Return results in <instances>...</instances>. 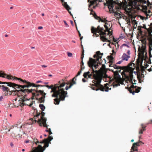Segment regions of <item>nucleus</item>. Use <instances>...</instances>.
<instances>
[{
	"instance_id": "obj_26",
	"label": "nucleus",
	"mask_w": 152,
	"mask_h": 152,
	"mask_svg": "<svg viewBox=\"0 0 152 152\" xmlns=\"http://www.w3.org/2000/svg\"><path fill=\"white\" fill-rule=\"evenodd\" d=\"M140 145L139 143L137 142L134 143L132 146V148H133L134 147L135 148H137L138 146H139Z\"/></svg>"
},
{
	"instance_id": "obj_53",
	"label": "nucleus",
	"mask_w": 152,
	"mask_h": 152,
	"mask_svg": "<svg viewBox=\"0 0 152 152\" xmlns=\"http://www.w3.org/2000/svg\"><path fill=\"white\" fill-rule=\"evenodd\" d=\"M30 99V98H29V99H26L23 100V102H24L25 101H28V100H29Z\"/></svg>"
},
{
	"instance_id": "obj_6",
	"label": "nucleus",
	"mask_w": 152,
	"mask_h": 152,
	"mask_svg": "<svg viewBox=\"0 0 152 152\" xmlns=\"http://www.w3.org/2000/svg\"><path fill=\"white\" fill-rule=\"evenodd\" d=\"M129 1L132 4V5L129 6L131 7L129 8L126 7V10L128 13V15L132 18H133V13L135 12V11H133V8H137V9H139L138 6L137 5V0H127ZM127 2L126 0H122V1H120L119 3L120 6H121L123 5L124 6H126L127 5Z\"/></svg>"
},
{
	"instance_id": "obj_20",
	"label": "nucleus",
	"mask_w": 152,
	"mask_h": 152,
	"mask_svg": "<svg viewBox=\"0 0 152 152\" xmlns=\"http://www.w3.org/2000/svg\"><path fill=\"white\" fill-rule=\"evenodd\" d=\"M2 84H7V86L10 87H12L13 88L14 85H15V83H12L11 82H2Z\"/></svg>"
},
{
	"instance_id": "obj_55",
	"label": "nucleus",
	"mask_w": 152,
	"mask_h": 152,
	"mask_svg": "<svg viewBox=\"0 0 152 152\" xmlns=\"http://www.w3.org/2000/svg\"><path fill=\"white\" fill-rule=\"evenodd\" d=\"M42 83V81L41 80H38L36 82V83Z\"/></svg>"
},
{
	"instance_id": "obj_64",
	"label": "nucleus",
	"mask_w": 152,
	"mask_h": 152,
	"mask_svg": "<svg viewBox=\"0 0 152 152\" xmlns=\"http://www.w3.org/2000/svg\"><path fill=\"white\" fill-rule=\"evenodd\" d=\"M33 105V103H31L30 104L28 105L30 107H31L32 106V105Z\"/></svg>"
},
{
	"instance_id": "obj_12",
	"label": "nucleus",
	"mask_w": 152,
	"mask_h": 152,
	"mask_svg": "<svg viewBox=\"0 0 152 152\" xmlns=\"http://www.w3.org/2000/svg\"><path fill=\"white\" fill-rule=\"evenodd\" d=\"M137 5L138 6V7L139 8V9L138 10L137 8H133V11H135V12L133 13V14L134 13H135L138 10H141V8L142 9L141 6H143L141 5V4H145L147 3V1L144 0H137Z\"/></svg>"
},
{
	"instance_id": "obj_38",
	"label": "nucleus",
	"mask_w": 152,
	"mask_h": 152,
	"mask_svg": "<svg viewBox=\"0 0 152 152\" xmlns=\"http://www.w3.org/2000/svg\"><path fill=\"white\" fill-rule=\"evenodd\" d=\"M73 86V84H70L69 86L68 87L67 86H66L65 87V89L66 90H67L69 88H70Z\"/></svg>"
},
{
	"instance_id": "obj_58",
	"label": "nucleus",
	"mask_w": 152,
	"mask_h": 152,
	"mask_svg": "<svg viewBox=\"0 0 152 152\" xmlns=\"http://www.w3.org/2000/svg\"><path fill=\"white\" fill-rule=\"evenodd\" d=\"M69 9H70V8H69V9H68V10H67L68 11V12H69V14H70L71 15H72V14H71V12L70 11H69Z\"/></svg>"
},
{
	"instance_id": "obj_23",
	"label": "nucleus",
	"mask_w": 152,
	"mask_h": 152,
	"mask_svg": "<svg viewBox=\"0 0 152 152\" xmlns=\"http://www.w3.org/2000/svg\"><path fill=\"white\" fill-rule=\"evenodd\" d=\"M81 48L82 49V54L81 55V58L83 59L84 56V50L83 49V46L82 44V41H81Z\"/></svg>"
},
{
	"instance_id": "obj_56",
	"label": "nucleus",
	"mask_w": 152,
	"mask_h": 152,
	"mask_svg": "<svg viewBox=\"0 0 152 152\" xmlns=\"http://www.w3.org/2000/svg\"><path fill=\"white\" fill-rule=\"evenodd\" d=\"M149 46L152 47V42H151L149 41Z\"/></svg>"
},
{
	"instance_id": "obj_54",
	"label": "nucleus",
	"mask_w": 152,
	"mask_h": 152,
	"mask_svg": "<svg viewBox=\"0 0 152 152\" xmlns=\"http://www.w3.org/2000/svg\"><path fill=\"white\" fill-rule=\"evenodd\" d=\"M49 134L50 135V134H52V133L51 132L50 129H49Z\"/></svg>"
},
{
	"instance_id": "obj_13",
	"label": "nucleus",
	"mask_w": 152,
	"mask_h": 152,
	"mask_svg": "<svg viewBox=\"0 0 152 152\" xmlns=\"http://www.w3.org/2000/svg\"><path fill=\"white\" fill-rule=\"evenodd\" d=\"M149 28L148 29V36L149 39V41L152 42V23H150Z\"/></svg>"
},
{
	"instance_id": "obj_29",
	"label": "nucleus",
	"mask_w": 152,
	"mask_h": 152,
	"mask_svg": "<svg viewBox=\"0 0 152 152\" xmlns=\"http://www.w3.org/2000/svg\"><path fill=\"white\" fill-rule=\"evenodd\" d=\"M117 81H118V83H116L115 84H113V87H114L120 86V82H121V80H117Z\"/></svg>"
},
{
	"instance_id": "obj_2",
	"label": "nucleus",
	"mask_w": 152,
	"mask_h": 152,
	"mask_svg": "<svg viewBox=\"0 0 152 152\" xmlns=\"http://www.w3.org/2000/svg\"><path fill=\"white\" fill-rule=\"evenodd\" d=\"M104 26L106 28L104 30L103 27L98 26L97 28L92 26L91 28V33L93 34V36L98 37L100 36V39L103 42H109L110 40L108 39V36L112 34V30L110 28V23L107 20L105 22Z\"/></svg>"
},
{
	"instance_id": "obj_45",
	"label": "nucleus",
	"mask_w": 152,
	"mask_h": 152,
	"mask_svg": "<svg viewBox=\"0 0 152 152\" xmlns=\"http://www.w3.org/2000/svg\"><path fill=\"white\" fill-rule=\"evenodd\" d=\"M141 27H142L143 28L146 29L147 31H148V29L149 28H146V26L145 25H143V27L141 26Z\"/></svg>"
},
{
	"instance_id": "obj_7",
	"label": "nucleus",
	"mask_w": 152,
	"mask_h": 152,
	"mask_svg": "<svg viewBox=\"0 0 152 152\" xmlns=\"http://www.w3.org/2000/svg\"><path fill=\"white\" fill-rule=\"evenodd\" d=\"M113 66L116 69H120L123 70V72H121V75L123 77L132 81L133 77V72H129V68L126 66H118L116 64H113Z\"/></svg>"
},
{
	"instance_id": "obj_46",
	"label": "nucleus",
	"mask_w": 152,
	"mask_h": 152,
	"mask_svg": "<svg viewBox=\"0 0 152 152\" xmlns=\"http://www.w3.org/2000/svg\"><path fill=\"white\" fill-rule=\"evenodd\" d=\"M152 50V49L151 47H150V46H149L148 53H150V52H151Z\"/></svg>"
},
{
	"instance_id": "obj_52",
	"label": "nucleus",
	"mask_w": 152,
	"mask_h": 152,
	"mask_svg": "<svg viewBox=\"0 0 152 152\" xmlns=\"http://www.w3.org/2000/svg\"><path fill=\"white\" fill-rule=\"evenodd\" d=\"M139 142L140 144V143H142V144H144V143L142 142L141 141L139 140V141L137 142Z\"/></svg>"
},
{
	"instance_id": "obj_39",
	"label": "nucleus",
	"mask_w": 152,
	"mask_h": 152,
	"mask_svg": "<svg viewBox=\"0 0 152 152\" xmlns=\"http://www.w3.org/2000/svg\"><path fill=\"white\" fill-rule=\"evenodd\" d=\"M106 21H107V20H106L105 19H104V20H103L101 18H100L99 20V22L101 21V22H105Z\"/></svg>"
},
{
	"instance_id": "obj_11",
	"label": "nucleus",
	"mask_w": 152,
	"mask_h": 152,
	"mask_svg": "<svg viewBox=\"0 0 152 152\" xmlns=\"http://www.w3.org/2000/svg\"><path fill=\"white\" fill-rule=\"evenodd\" d=\"M142 11L144 12L146 17L145 16H140V18L142 20H146L150 17V15L148 13L147 7L146 6H141Z\"/></svg>"
},
{
	"instance_id": "obj_59",
	"label": "nucleus",
	"mask_w": 152,
	"mask_h": 152,
	"mask_svg": "<svg viewBox=\"0 0 152 152\" xmlns=\"http://www.w3.org/2000/svg\"><path fill=\"white\" fill-rule=\"evenodd\" d=\"M149 57L150 58H151L152 57V55L151 54V52H150V53H149Z\"/></svg>"
},
{
	"instance_id": "obj_33",
	"label": "nucleus",
	"mask_w": 152,
	"mask_h": 152,
	"mask_svg": "<svg viewBox=\"0 0 152 152\" xmlns=\"http://www.w3.org/2000/svg\"><path fill=\"white\" fill-rule=\"evenodd\" d=\"M140 75H137V78L139 81V82L140 83H141L142 82V77L140 76Z\"/></svg>"
},
{
	"instance_id": "obj_19",
	"label": "nucleus",
	"mask_w": 152,
	"mask_h": 152,
	"mask_svg": "<svg viewBox=\"0 0 152 152\" xmlns=\"http://www.w3.org/2000/svg\"><path fill=\"white\" fill-rule=\"evenodd\" d=\"M130 57V56L127 55L125 53H124L122 57V61L126 60V61H127Z\"/></svg>"
},
{
	"instance_id": "obj_1",
	"label": "nucleus",
	"mask_w": 152,
	"mask_h": 152,
	"mask_svg": "<svg viewBox=\"0 0 152 152\" xmlns=\"http://www.w3.org/2000/svg\"><path fill=\"white\" fill-rule=\"evenodd\" d=\"M103 53H101L99 51L96 52L93 57L96 59L90 58L87 64L89 68V71L86 72V77L94 78L96 83L94 85L91 86V88L94 90H100L102 91H108L111 88H109L107 86L109 84L106 83L104 86L100 84L101 81L103 78H106L107 75L106 72L107 71L105 69V66L102 65V67L99 69V66L101 65V63L99 61V59L102 58Z\"/></svg>"
},
{
	"instance_id": "obj_48",
	"label": "nucleus",
	"mask_w": 152,
	"mask_h": 152,
	"mask_svg": "<svg viewBox=\"0 0 152 152\" xmlns=\"http://www.w3.org/2000/svg\"><path fill=\"white\" fill-rule=\"evenodd\" d=\"M147 12L150 15V16H151V15H152V12L151 13V11L150 10H148V11H147Z\"/></svg>"
},
{
	"instance_id": "obj_62",
	"label": "nucleus",
	"mask_w": 152,
	"mask_h": 152,
	"mask_svg": "<svg viewBox=\"0 0 152 152\" xmlns=\"http://www.w3.org/2000/svg\"><path fill=\"white\" fill-rule=\"evenodd\" d=\"M43 28V27L42 26H39L38 27V29H42Z\"/></svg>"
},
{
	"instance_id": "obj_37",
	"label": "nucleus",
	"mask_w": 152,
	"mask_h": 152,
	"mask_svg": "<svg viewBox=\"0 0 152 152\" xmlns=\"http://www.w3.org/2000/svg\"><path fill=\"white\" fill-rule=\"evenodd\" d=\"M83 76L84 77V78H83L82 79V81L83 82H86V79L85 78H86V72H84L83 74Z\"/></svg>"
},
{
	"instance_id": "obj_51",
	"label": "nucleus",
	"mask_w": 152,
	"mask_h": 152,
	"mask_svg": "<svg viewBox=\"0 0 152 152\" xmlns=\"http://www.w3.org/2000/svg\"><path fill=\"white\" fill-rule=\"evenodd\" d=\"M123 61L122 60L121 61H119L116 63V64H121L122 62Z\"/></svg>"
},
{
	"instance_id": "obj_3",
	"label": "nucleus",
	"mask_w": 152,
	"mask_h": 152,
	"mask_svg": "<svg viewBox=\"0 0 152 152\" xmlns=\"http://www.w3.org/2000/svg\"><path fill=\"white\" fill-rule=\"evenodd\" d=\"M59 82L58 83L56 84L52 88L50 93L53 92L52 96L55 97L56 98L54 99V103L56 104H58L60 100L64 101L65 97H67V92L64 91V89L62 88L65 84L64 80Z\"/></svg>"
},
{
	"instance_id": "obj_30",
	"label": "nucleus",
	"mask_w": 152,
	"mask_h": 152,
	"mask_svg": "<svg viewBox=\"0 0 152 152\" xmlns=\"http://www.w3.org/2000/svg\"><path fill=\"white\" fill-rule=\"evenodd\" d=\"M74 22H75V26H76V29H77V30L78 31V32L79 33V36H80V40L81 41H82V39L83 38V36H82V37L81 36V34H80L79 31L78 30L77 28V25H76V22H75V20H74Z\"/></svg>"
},
{
	"instance_id": "obj_28",
	"label": "nucleus",
	"mask_w": 152,
	"mask_h": 152,
	"mask_svg": "<svg viewBox=\"0 0 152 152\" xmlns=\"http://www.w3.org/2000/svg\"><path fill=\"white\" fill-rule=\"evenodd\" d=\"M31 86L32 87H44L43 86H42L40 85H37L35 84H34L33 83H31Z\"/></svg>"
},
{
	"instance_id": "obj_4",
	"label": "nucleus",
	"mask_w": 152,
	"mask_h": 152,
	"mask_svg": "<svg viewBox=\"0 0 152 152\" xmlns=\"http://www.w3.org/2000/svg\"><path fill=\"white\" fill-rule=\"evenodd\" d=\"M34 91L35 93H32V95L36 97V99L39 101V102L41 103H44L45 102V97L46 93L44 92L43 90H35L33 89H20L18 90H10V92H7V93L9 94L10 95H11L12 93L15 94V92H17L21 91L22 92L26 93H32V91Z\"/></svg>"
},
{
	"instance_id": "obj_8",
	"label": "nucleus",
	"mask_w": 152,
	"mask_h": 152,
	"mask_svg": "<svg viewBox=\"0 0 152 152\" xmlns=\"http://www.w3.org/2000/svg\"><path fill=\"white\" fill-rule=\"evenodd\" d=\"M107 4L110 13H114L116 15L117 11L119 9V8L116 6L117 4L115 2H109L107 3Z\"/></svg>"
},
{
	"instance_id": "obj_57",
	"label": "nucleus",
	"mask_w": 152,
	"mask_h": 152,
	"mask_svg": "<svg viewBox=\"0 0 152 152\" xmlns=\"http://www.w3.org/2000/svg\"><path fill=\"white\" fill-rule=\"evenodd\" d=\"M152 124V120H150L149 121V122L148 123V124Z\"/></svg>"
},
{
	"instance_id": "obj_34",
	"label": "nucleus",
	"mask_w": 152,
	"mask_h": 152,
	"mask_svg": "<svg viewBox=\"0 0 152 152\" xmlns=\"http://www.w3.org/2000/svg\"><path fill=\"white\" fill-rule=\"evenodd\" d=\"M44 87H46L49 89H52L54 87V86L53 85H51L50 86H49V85H43Z\"/></svg>"
},
{
	"instance_id": "obj_18",
	"label": "nucleus",
	"mask_w": 152,
	"mask_h": 152,
	"mask_svg": "<svg viewBox=\"0 0 152 152\" xmlns=\"http://www.w3.org/2000/svg\"><path fill=\"white\" fill-rule=\"evenodd\" d=\"M142 129L139 130V134H142L143 133V131L146 130L145 128L146 126H144L143 124L141 125Z\"/></svg>"
},
{
	"instance_id": "obj_63",
	"label": "nucleus",
	"mask_w": 152,
	"mask_h": 152,
	"mask_svg": "<svg viewBox=\"0 0 152 152\" xmlns=\"http://www.w3.org/2000/svg\"><path fill=\"white\" fill-rule=\"evenodd\" d=\"M3 99V97L2 96H1L0 97V101H2Z\"/></svg>"
},
{
	"instance_id": "obj_35",
	"label": "nucleus",
	"mask_w": 152,
	"mask_h": 152,
	"mask_svg": "<svg viewBox=\"0 0 152 152\" xmlns=\"http://www.w3.org/2000/svg\"><path fill=\"white\" fill-rule=\"evenodd\" d=\"M94 16L95 19H97L98 20H99L100 18L95 13H94Z\"/></svg>"
},
{
	"instance_id": "obj_17",
	"label": "nucleus",
	"mask_w": 152,
	"mask_h": 152,
	"mask_svg": "<svg viewBox=\"0 0 152 152\" xmlns=\"http://www.w3.org/2000/svg\"><path fill=\"white\" fill-rule=\"evenodd\" d=\"M42 142H44L43 143H44V148H43V147H42V149H45V148L48 147L49 146V144H48V142L49 140L48 139H45L43 141H42Z\"/></svg>"
},
{
	"instance_id": "obj_22",
	"label": "nucleus",
	"mask_w": 152,
	"mask_h": 152,
	"mask_svg": "<svg viewBox=\"0 0 152 152\" xmlns=\"http://www.w3.org/2000/svg\"><path fill=\"white\" fill-rule=\"evenodd\" d=\"M81 59V61L80 63V70H83L84 69H85V66L84 65V63L83 62V59H82L81 58V57L80 58Z\"/></svg>"
},
{
	"instance_id": "obj_14",
	"label": "nucleus",
	"mask_w": 152,
	"mask_h": 152,
	"mask_svg": "<svg viewBox=\"0 0 152 152\" xmlns=\"http://www.w3.org/2000/svg\"><path fill=\"white\" fill-rule=\"evenodd\" d=\"M41 119H39V120L38 121V122L39 123H40V122H41V121H42V123L41 124H40V126H42V125H43L44 127H46L47 129H48V126L47 125L46 123V121L47 120L46 118H44V117H41Z\"/></svg>"
},
{
	"instance_id": "obj_61",
	"label": "nucleus",
	"mask_w": 152,
	"mask_h": 152,
	"mask_svg": "<svg viewBox=\"0 0 152 152\" xmlns=\"http://www.w3.org/2000/svg\"><path fill=\"white\" fill-rule=\"evenodd\" d=\"M47 66H46L45 65H42V67H46Z\"/></svg>"
},
{
	"instance_id": "obj_44",
	"label": "nucleus",
	"mask_w": 152,
	"mask_h": 152,
	"mask_svg": "<svg viewBox=\"0 0 152 152\" xmlns=\"http://www.w3.org/2000/svg\"><path fill=\"white\" fill-rule=\"evenodd\" d=\"M49 139H48V140L49 141V142L50 141L53 139V137L52 136H49Z\"/></svg>"
},
{
	"instance_id": "obj_24",
	"label": "nucleus",
	"mask_w": 152,
	"mask_h": 152,
	"mask_svg": "<svg viewBox=\"0 0 152 152\" xmlns=\"http://www.w3.org/2000/svg\"><path fill=\"white\" fill-rule=\"evenodd\" d=\"M1 86V89L3 91H6L7 92H10V89L9 88L5 86L4 85H2Z\"/></svg>"
},
{
	"instance_id": "obj_9",
	"label": "nucleus",
	"mask_w": 152,
	"mask_h": 152,
	"mask_svg": "<svg viewBox=\"0 0 152 152\" xmlns=\"http://www.w3.org/2000/svg\"><path fill=\"white\" fill-rule=\"evenodd\" d=\"M102 1V0H88L89 3L88 9L90 10H92V8L95 9L97 6L99 2Z\"/></svg>"
},
{
	"instance_id": "obj_41",
	"label": "nucleus",
	"mask_w": 152,
	"mask_h": 152,
	"mask_svg": "<svg viewBox=\"0 0 152 152\" xmlns=\"http://www.w3.org/2000/svg\"><path fill=\"white\" fill-rule=\"evenodd\" d=\"M64 22L65 24V25L66 26V27H69V25L66 22L65 20H64Z\"/></svg>"
},
{
	"instance_id": "obj_50",
	"label": "nucleus",
	"mask_w": 152,
	"mask_h": 152,
	"mask_svg": "<svg viewBox=\"0 0 152 152\" xmlns=\"http://www.w3.org/2000/svg\"><path fill=\"white\" fill-rule=\"evenodd\" d=\"M135 148L134 147L133 148H132V147L131 148V150L130 152H134V148Z\"/></svg>"
},
{
	"instance_id": "obj_21",
	"label": "nucleus",
	"mask_w": 152,
	"mask_h": 152,
	"mask_svg": "<svg viewBox=\"0 0 152 152\" xmlns=\"http://www.w3.org/2000/svg\"><path fill=\"white\" fill-rule=\"evenodd\" d=\"M62 5L67 10H68L69 8V6L67 4L66 2H65L64 0H61Z\"/></svg>"
},
{
	"instance_id": "obj_40",
	"label": "nucleus",
	"mask_w": 152,
	"mask_h": 152,
	"mask_svg": "<svg viewBox=\"0 0 152 152\" xmlns=\"http://www.w3.org/2000/svg\"><path fill=\"white\" fill-rule=\"evenodd\" d=\"M67 53L68 56L69 57H72V53L67 52Z\"/></svg>"
},
{
	"instance_id": "obj_25",
	"label": "nucleus",
	"mask_w": 152,
	"mask_h": 152,
	"mask_svg": "<svg viewBox=\"0 0 152 152\" xmlns=\"http://www.w3.org/2000/svg\"><path fill=\"white\" fill-rule=\"evenodd\" d=\"M136 73L137 74V75H140V77H141L142 78L144 77V75L143 74V71L142 69V70H141L140 72L139 71V72H136Z\"/></svg>"
},
{
	"instance_id": "obj_31",
	"label": "nucleus",
	"mask_w": 152,
	"mask_h": 152,
	"mask_svg": "<svg viewBox=\"0 0 152 152\" xmlns=\"http://www.w3.org/2000/svg\"><path fill=\"white\" fill-rule=\"evenodd\" d=\"M39 106L40 108L42 111L45 110V107L43 104H39Z\"/></svg>"
},
{
	"instance_id": "obj_32",
	"label": "nucleus",
	"mask_w": 152,
	"mask_h": 152,
	"mask_svg": "<svg viewBox=\"0 0 152 152\" xmlns=\"http://www.w3.org/2000/svg\"><path fill=\"white\" fill-rule=\"evenodd\" d=\"M82 70H80V71L79 72H78L77 74L73 78V79H75V80H76V77H77L78 76H79L80 75V74L82 72Z\"/></svg>"
},
{
	"instance_id": "obj_47",
	"label": "nucleus",
	"mask_w": 152,
	"mask_h": 152,
	"mask_svg": "<svg viewBox=\"0 0 152 152\" xmlns=\"http://www.w3.org/2000/svg\"><path fill=\"white\" fill-rule=\"evenodd\" d=\"M75 79H73V80L72 82V83L71 84H73V85L74 84H75L76 83V82L75 80H74Z\"/></svg>"
},
{
	"instance_id": "obj_42",
	"label": "nucleus",
	"mask_w": 152,
	"mask_h": 152,
	"mask_svg": "<svg viewBox=\"0 0 152 152\" xmlns=\"http://www.w3.org/2000/svg\"><path fill=\"white\" fill-rule=\"evenodd\" d=\"M18 124H16L15 125H13L10 128V129H12L13 128L14 126L17 127V128L18 127Z\"/></svg>"
},
{
	"instance_id": "obj_16",
	"label": "nucleus",
	"mask_w": 152,
	"mask_h": 152,
	"mask_svg": "<svg viewBox=\"0 0 152 152\" xmlns=\"http://www.w3.org/2000/svg\"><path fill=\"white\" fill-rule=\"evenodd\" d=\"M114 77L115 79H117V80H121V76L119 74V72L118 71H116L114 72Z\"/></svg>"
},
{
	"instance_id": "obj_5",
	"label": "nucleus",
	"mask_w": 152,
	"mask_h": 152,
	"mask_svg": "<svg viewBox=\"0 0 152 152\" xmlns=\"http://www.w3.org/2000/svg\"><path fill=\"white\" fill-rule=\"evenodd\" d=\"M0 77L7 78L9 80H11L12 79L13 80H20V81L22 82L23 83H25L26 84V85L22 86L16 84L15 83V85H14V86H13V88L14 89L16 88H22L24 89L26 87L28 88L30 87L31 86V83L28 82L26 80H23L21 79L20 78H17L16 77H13L12 76L7 75L6 74H4L0 72Z\"/></svg>"
},
{
	"instance_id": "obj_60",
	"label": "nucleus",
	"mask_w": 152,
	"mask_h": 152,
	"mask_svg": "<svg viewBox=\"0 0 152 152\" xmlns=\"http://www.w3.org/2000/svg\"><path fill=\"white\" fill-rule=\"evenodd\" d=\"M142 27H141V26H139L138 27V30H139L140 31H141V28Z\"/></svg>"
},
{
	"instance_id": "obj_15",
	"label": "nucleus",
	"mask_w": 152,
	"mask_h": 152,
	"mask_svg": "<svg viewBox=\"0 0 152 152\" xmlns=\"http://www.w3.org/2000/svg\"><path fill=\"white\" fill-rule=\"evenodd\" d=\"M45 149H43L42 145H38L37 147L35 148L33 152H43Z\"/></svg>"
},
{
	"instance_id": "obj_49",
	"label": "nucleus",
	"mask_w": 152,
	"mask_h": 152,
	"mask_svg": "<svg viewBox=\"0 0 152 152\" xmlns=\"http://www.w3.org/2000/svg\"><path fill=\"white\" fill-rule=\"evenodd\" d=\"M132 23L133 24H137V23L135 20H133L132 21Z\"/></svg>"
},
{
	"instance_id": "obj_43",
	"label": "nucleus",
	"mask_w": 152,
	"mask_h": 152,
	"mask_svg": "<svg viewBox=\"0 0 152 152\" xmlns=\"http://www.w3.org/2000/svg\"><path fill=\"white\" fill-rule=\"evenodd\" d=\"M45 114V113L44 112L42 111L41 113V117H44Z\"/></svg>"
},
{
	"instance_id": "obj_36",
	"label": "nucleus",
	"mask_w": 152,
	"mask_h": 152,
	"mask_svg": "<svg viewBox=\"0 0 152 152\" xmlns=\"http://www.w3.org/2000/svg\"><path fill=\"white\" fill-rule=\"evenodd\" d=\"M142 51L143 53H144V52L145 51V47L143 45H142Z\"/></svg>"
},
{
	"instance_id": "obj_10",
	"label": "nucleus",
	"mask_w": 152,
	"mask_h": 152,
	"mask_svg": "<svg viewBox=\"0 0 152 152\" xmlns=\"http://www.w3.org/2000/svg\"><path fill=\"white\" fill-rule=\"evenodd\" d=\"M137 86H134L132 85L131 86L130 88H127L128 91L130 93H132V94L134 95V94L135 93H138L140 91V90L141 89V87H138L137 88H136Z\"/></svg>"
},
{
	"instance_id": "obj_27",
	"label": "nucleus",
	"mask_w": 152,
	"mask_h": 152,
	"mask_svg": "<svg viewBox=\"0 0 152 152\" xmlns=\"http://www.w3.org/2000/svg\"><path fill=\"white\" fill-rule=\"evenodd\" d=\"M34 142L36 144H37L38 143H43L44 142H42V141H39L37 139L34 138Z\"/></svg>"
}]
</instances>
